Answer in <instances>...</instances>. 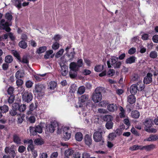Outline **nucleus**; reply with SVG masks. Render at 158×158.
<instances>
[{"mask_svg": "<svg viewBox=\"0 0 158 158\" xmlns=\"http://www.w3.org/2000/svg\"><path fill=\"white\" fill-rule=\"evenodd\" d=\"M154 120L150 118H146L143 122L145 126V130L149 133H156L157 130L155 128H152V127L154 125Z\"/></svg>", "mask_w": 158, "mask_h": 158, "instance_id": "f257e3e1", "label": "nucleus"}, {"mask_svg": "<svg viewBox=\"0 0 158 158\" xmlns=\"http://www.w3.org/2000/svg\"><path fill=\"white\" fill-rule=\"evenodd\" d=\"M69 68L70 71L69 75L70 77L72 79L75 78L77 77L78 72L79 70L77 65V63L74 62H71L69 64Z\"/></svg>", "mask_w": 158, "mask_h": 158, "instance_id": "f03ea898", "label": "nucleus"}, {"mask_svg": "<svg viewBox=\"0 0 158 158\" xmlns=\"http://www.w3.org/2000/svg\"><path fill=\"white\" fill-rule=\"evenodd\" d=\"M102 87H97L95 89L92 95V100L95 103H97L101 101L102 98L101 94Z\"/></svg>", "mask_w": 158, "mask_h": 158, "instance_id": "7ed1b4c3", "label": "nucleus"}, {"mask_svg": "<svg viewBox=\"0 0 158 158\" xmlns=\"http://www.w3.org/2000/svg\"><path fill=\"white\" fill-rule=\"evenodd\" d=\"M111 60V64L110 60H108L107 65L108 68H111V65L113 66L114 68H119L121 66L122 63L119 61H118V58L115 56H111L110 58Z\"/></svg>", "mask_w": 158, "mask_h": 158, "instance_id": "20e7f679", "label": "nucleus"}, {"mask_svg": "<svg viewBox=\"0 0 158 158\" xmlns=\"http://www.w3.org/2000/svg\"><path fill=\"white\" fill-rule=\"evenodd\" d=\"M45 86L43 84H38L35 85V93H36L40 98L42 97L44 95Z\"/></svg>", "mask_w": 158, "mask_h": 158, "instance_id": "39448f33", "label": "nucleus"}, {"mask_svg": "<svg viewBox=\"0 0 158 158\" xmlns=\"http://www.w3.org/2000/svg\"><path fill=\"white\" fill-rule=\"evenodd\" d=\"M104 131L103 129L100 128L98 129V131L95 132L93 134V139L94 141L97 142L104 141L103 140L102 134Z\"/></svg>", "mask_w": 158, "mask_h": 158, "instance_id": "423d86ee", "label": "nucleus"}, {"mask_svg": "<svg viewBox=\"0 0 158 158\" xmlns=\"http://www.w3.org/2000/svg\"><path fill=\"white\" fill-rule=\"evenodd\" d=\"M29 129L31 136L35 135L37 133H41L43 131L42 127L39 125L35 126L34 127H30Z\"/></svg>", "mask_w": 158, "mask_h": 158, "instance_id": "0eeeda50", "label": "nucleus"}, {"mask_svg": "<svg viewBox=\"0 0 158 158\" xmlns=\"http://www.w3.org/2000/svg\"><path fill=\"white\" fill-rule=\"evenodd\" d=\"M33 98V94L31 92L26 91L22 94V100L24 102L29 103L32 100Z\"/></svg>", "mask_w": 158, "mask_h": 158, "instance_id": "6e6552de", "label": "nucleus"}, {"mask_svg": "<svg viewBox=\"0 0 158 158\" xmlns=\"http://www.w3.org/2000/svg\"><path fill=\"white\" fill-rule=\"evenodd\" d=\"M5 22L4 19H2L0 21V28L1 30H4L7 32L10 31L11 29L9 27L11 25L8 22Z\"/></svg>", "mask_w": 158, "mask_h": 158, "instance_id": "1a4fd4ad", "label": "nucleus"}, {"mask_svg": "<svg viewBox=\"0 0 158 158\" xmlns=\"http://www.w3.org/2000/svg\"><path fill=\"white\" fill-rule=\"evenodd\" d=\"M26 108V105L25 104H20L19 103H15L12 106V108L17 111L19 112H24Z\"/></svg>", "mask_w": 158, "mask_h": 158, "instance_id": "9d476101", "label": "nucleus"}, {"mask_svg": "<svg viewBox=\"0 0 158 158\" xmlns=\"http://www.w3.org/2000/svg\"><path fill=\"white\" fill-rule=\"evenodd\" d=\"M51 124L46 126V131L48 132L53 133L55 130V128L58 125L56 122H51Z\"/></svg>", "mask_w": 158, "mask_h": 158, "instance_id": "9b49d317", "label": "nucleus"}, {"mask_svg": "<svg viewBox=\"0 0 158 158\" xmlns=\"http://www.w3.org/2000/svg\"><path fill=\"white\" fill-rule=\"evenodd\" d=\"M152 76L153 75L151 73H148L146 76L144 78L143 80L144 83L147 85L151 83L152 81Z\"/></svg>", "mask_w": 158, "mask_h": 158, "instance_id": "f8f14e48", "label": "nucleus"}, {"mask_svg": "<svg viewBox=\"0 0 158 158\" xmlns=\"http://www.w3.org/2000/svg\"><path fill=\"white\" fill-rule=\"evenodd\" d=\"M84 142L85 144L89 147L92 144V140L91 136L89 134H86L84 136Z\"/></svg>", "mask_w": 158, "mask_h": 158, "instance_id": "ddd939ff", "label": "nucleus"}, {"mask_svg": "<svg viewBox=\"0 0 158 158\" xmlns=\"http://www.w3.org/2000/svg\"><path fill=\"white\" fill-rule=\"evenodd\" d=\"M60 66L61 75L64 76H66L68 72V66L64 64H63V65H60Z\"/></svg>", "mask_w": 158, "mask_h": 158, "instance_id": "4468645a", "label": "nucleus"}, {"mask_svg": "<svg viewBox=\"0 0 158 158\" xmlns=\"http://www.w3.org/2000/svg\"><path fill=\"white\" fill-rule=\"evenodd\" d=\"M136 100V98L134 95H130L127 98V102L130 104H133L135 103Z\"/></svg>", "mask_w": 158, "mask_h": 158, "instance_id": "2eb2a0df", "label": "nucleus"}, {"mask_svg": "<svg viewBox=\"0 0 158 158\" xmlns=\"http://www.w3.org/2000/svg\"><path fill=\"white\" fill-rule=\"evenodd\" d=\"M23 1V0H13L12 2L13 5L19 10L22 7V2Z\"/></svg>", "mask_w": 158, "mask_h": 158, "instance_id": "dca6fc26", "label": "nucleus"}, {"mask_svg": "<svg viewBox=\"0 0 158 158\" xmlns=\"http://www.w3.org/2000/svg\"><path fill=\"white\" fill-rule=\"evenodd\" d=\"M158 139V135L151 134L149 135V137L144 139V141H154Z\"/></svg>", "mask_w": 158, "mask_h": 158, "instance_id": "f3484780", "label": "nucleus"}, {"mask_svg": "<svg viewBox=\"0 0 158 158\" xmlns=\"http://www.w3.org/2000/svg\"><path fill=\"white\" fill-rule=\"evenodd\" d=\"M137 85L135 84H133L130 87V92L131 94L133 95L135 94L138 91Z\"/></svg>", "mask_w": 158, "mask_h": 158, "instance_id": "a211bd4d", "label": "nucleus"}, {"mask_svg": "<svg viewBox=\"0 0 158 158\" xmlns=\"http://www.w3.org/2000/svg\"><path fill=\"white\" fill-rule=\"evenodd\" d=\"M136 58L134 56H131L127 59L125 61L126 64H132L135 62Z\"/></svg>", "mask_w": 158, "mask_h": 158, "instance_id": "6ab92c4d", "label": "nucleus"}, {"mask_svg": "<svg viewBox=\"0 0 158 158\" xmlns=\"http://www.w3.org/2000/svg\"><path fill=\"white\" fill-rule=\"evenodd\" d=\"M38 103L37 102H35V104L32 103L29 106V110L27 112L28 114H30L31 113V111H33L35 109H36L38 106Z\"/></svg>", "mask_w": 158, "mask_h": 158, "instance_id": "aec40b11", "label": "nucleus"}, {"mask_svg": "<svg viewBox=\"0 0 158 158\" xmlns=\"http://www.w3.org/2000/svg\"><path fill=\"white\" fill-rule=\"evenodd\" d=\"M107 109L110 112H114L117 109V106L114 104H110L107 106Z\"/></svg>", "mask_w": 158, "mask_h": 158, "instance_id": "412c9836", "label": "nucleus"}, {"mask_svg": "<svg viewBox=\"0 0 158 158\" xmlns=\"http://www.w3.org/2000/svg\"><path fill=\"white\" fill-rule=\"evenodd\" d=\"M24 74L23 70H19L15 73V77L16 78H23L24 77Z\"/></svg>", "mask_w": 158, "mask_h": 158, "instance_id": "4be33fe9", "label": "nucleus"}, {"mask_svg": "<svg viewBox=\"0 0 158 158\" xmlns=\"http://www.w3.org/2000/svg\"><path fill=\"white\" fill-rule=\"evenodd\" d=\"M75 138L76 140L79 142L81 141L83 138V134L81 132H77L75 134Z\"/></svg>", "mask_w": 158, "mask_h": 158, "instance_id": "5701e85b", "label": "nucleus"}, {"mask_svg": "<svg viewBox=\"0 0 158 158\" xmlns=\"http://www.w3.org/2000/svg\"><path fill=\"white\" fill-rule=\"evenodd\" d=\"M131 116L133 118H138L140 116L139 112L136 110H133L131 112Z\"/></svg>", "mask_w": 158, "mask_h": 158, "instance_id": "b1692460", "label": "nucleus"}, {"mask_svg": "<svg viewBox=\"0 0 158 158\" xmlns=\"http://www.w3.org/2000/svg\"><path fill=\"white\" fill-rule=\"evenodd\" d=\"M88 98V94H85L81 96V97L79 98V100L81 103H83L87 101Z\"/></svg>", "mask_w": 158, "mask_h": 158, "instance_id": "393cba45", "label": "nucleus"}, {"mask_svg": "<svg viewBox=\"0 0 158 158\" xmlns=\"http://www.w3.org/2000/svg\"><path fill=\"white\" fill-rule=\"evenodd\" d=\"M155 148L156 145L153 144H152L145 146V150L147 152H149L152 150H153Z\"/></svg>", "mask_w": 158, "mask_h": 158, "instance_id": "a878e982", "label": "nucleus"}, {"mask_svg": "<svg viewBox=\"0 0 158 158\" xmlns=\"http://www.w3.org/2000/svg\"><path fill=\"white\" fill-rule=\"evenodd\" d=\"M13 141L17 144L21 143V140L20 137L17 135L15 134L13 136Z\"/></svg>", "mask_w": 158, "mask_h": 158, "instance_id": "bb28decb", "label": "nucleus"}, {"mask_svg": "<svg viewBox=\"0 0 158 158\" xmlns=\"http://www.w3.org/2000/svg\"><path fill=\"white\" fill-rule=\"evenodd\" d=\"M135 84L137 85L138 91H142L144 90L145 86L141 81H139Z\"/></svg>", "mask_w": 158, "mask_h": 158, "instance_id": "cd10ccee", "label": "nucleus"}, {"mask_svg": "<svg viewBox=\"0 0 158 158\" xmlns=\"http://www.w3.org/2000/svg\"><path fill=\"white\" fill-rule=\"evenodd\" d=\"M135 84L137 85L138 91H142L144 90L145 86L141 81H139Z\"/></svg>", "mask_w": 158, "mask_h": 158, "instance_id": "c85d7f7f", "label": "nucleus"}, {"mask_svg": "<svg viewBox=\"0 0 158 158\" xmlns=\"http://www.w3.org/2000/svg\"><path fill=\"white\" fill-rule=\"evenodd\" d=\"M19 46L23 49H25L27 47V43L24 40H21L19 43Z\"/></svg>", "mask_w": 158, "mask_h": 158, "instance_id": "c756f323", "label": "nucleus"}, {"mask_svg": "<svg viewBox=\"0 0 158 158\" xmlns=\"http://www.w3.org/2000/svg\"><path fill=\"white\" fill-rule=\"evenodd\" d=\"M35 143L38 145H41L44 143L43 139L40 138H36L34 141Z\"/></svg>", "mask_w": 158, "mask_h": 158, "instance_id": "7c9ffc66", "label": "nucleus"}, {"mask_svg": "<svg viewBox=\"0 0 158 158\" xmlns=\"http://www.w3.org/2000/svg\"><path fill=\"white\" fill-rule=\"evenodd\" d=\"M0 110L2 113H6L9 110V107L6 105L0 106Z\"/></svg>", "mask_w": 158, "mask_h": 158, "instance_id": "2f4dec72", "label": "nucleus"}, {"mask_svg": "<svg viewBox=\"0 0 158 158\" xmlns=\"http://www.w3.org/2000/svg\"><path fill=\"white\" fill-rule=\"evenodd\" d=\"M103 65L101 64L97 65L94 67V70L95 71L98 72H101L103 69Z\"/></svg>", "mask_w": 158, "mask_h": 158, "instance_id": "473e14b6", "label": "nucleus"}, {"mask_svg": "<svg viewBox=\"0 0 158 158\" xmlns=\"http://www.w3.org/2000/svg\"><path fill=\"white\" fill-rule=\"evenodd\" d=\"M57 85V83L54 81H51L50 82L48 87L51 89H54Z\"/></svg>", "mask_w": 158, "mask_h": 158, "instance_id": "72a5a7b5", "label": "nucleus"}, {"mask_svg": "<svg viewBox=\"0 0 158 158\" xmlns=\"http://www.w3.org/2000/svg\"><path fill=\"white\" fill-rule=\"evenodd\" d=\"M103 120L104 121L108 122V121H112L113 120V118L111 115H107L104 116Z\"/></svg>", "mask_w": 158, "mask_h": 158, "instance_id": "f704fd0d", "label": "nucleus"}, {"mask_svg": "<svg viewBox=\"0 0 158 158\" xmlns=\"http://www.w3.org/2000/svg\"><path fill=\"white\" fill-rule=\"evenodd\" d=\"M12 52L13 55L19 61H21L20 55L17 51L13 50Z\"/></svg>", "mask_w": 158, "mask_h": 158, "instance_id": "c9c22d12", "label": "nucleus"}, {"mask_svg": "<svg viewBox=\"0 0 158 158\" xmlns=\"http://www.w3.org/2000/svg\"><path fill=\"white\" fill-rule=\"evenodd\" d=\"M46 50L47 47L46 46H42L37 49L36 52L38 54H40L45 52Z\"/></svg>", "mask_w": 158, "mask_h": 158, "instance_id": "e433bc0d", "label": "nucleus"}, {"mask_svg": "<svg viewBox=\"0 0 158 158\" xmlns=\"http://www.w3.org/2000/svg\"><path fill=\"white\" fill-rule=\"evenodd\" d=\"M113 124L114 123L112 122V121H108V122H106L105 126L107 129H110L112 128Z\"/></svg>", "mask_w": 158, "mask_h": 158, "instance_id": "4c0bfd02", "label": "nucleus"}, {"mask_svg": "<svg viewBox=\"0 0 158 158\" xmlns=\"http://www.w3.org/2000/svg\"><path fill=\"white\" fill-rule=\"evenodd\" d=\"M74 152V151L73 150L71 149H69L65 151V156H71L73 154Z\"/></svg>", "mask_w": 158, "mask_h": 158, "instance_id": "58836bf2", "label": "nucleus"}, {"mask_svg": "<svg viewBox=\"0 0 158 158\" xmlns=\"http://www.w3.org/2000/svg\"><path fill=\"white\" fill-rule=\"evenodd\" d=\"M13 60L12 57L11 55H8L5 57V62L7 63H11Z\"/></svg>", "mask_w": 158, "mask_h": 158, "instance_id": "ea45409f", "label": "nucleus"}, {"mask_svg": "<svg viewBox=\"0 0 158 158\" xmlns=\"http://www.w3.org/2000/svg\"><path fill=\"white\" fill-rule=\"evenodd\" d=\"M18 111L12 108L11 110H10L9 111V114L12 116H14L16 115H20L21 116V114H18Z\"/></svg>", "mask_w": 158, "mask_h": 158, "instance_id": "a19ab883", "label": "nucleus"}, {"mask_svg": "<svg viewBox=\"0 0 158 158\" xmlns=\"http://www.w3.org/2000/svg\"><path fill=\"white\" fill-rule=\"evenodd\" d=\"M85 87L83 86H82L78 88L77 93L80 95H81L85 92Z\"/></svg>", "mask_w": 158, "mask_h": 158, "instance_id": "79ce46f5", "label": "nucleus"}, {"mask_svg": "<svg viewBox=\"0 0 158 158\" xmlns=\"http://www.w3.org/2000/svg\"><path fill=\"white\" fill-rule=\"evenodd\" d=\"M71 137V134L68 132H66L64 135L63 138L65 141L68 140Z\"/></svg>", "mask_w": 158, "mask_h": 158, "instance_id": "37998d69", "label": "nucleus"}, {"mask_svg": "<svg viewBox=\"0 0 158 158\" xmlns=\"http://www.w3.org/2000/svg\"><path fill=\"white\" fill-rule=\"evenodd\" d=\"M14 88L13 87L10 86L7 90V92L8 95H14Z\"/></svg>", "mask_w": 158, "mask_h": 158, "instance_id": "c03bdc74", "label": "nucleus"}, {"mask_svg": "<svg viewBox=\"0 0 158 158\" xmlns=\"http://www.w3.org/2000/svg\"><path fill=\"white\" fill-rule=\"evenodd\" d=\"M157 53L155 51L151 52L149 54L150 57L152 59L156 58H157Z\"/></svg>", "mask_w": 158, "mask_h": 158, "instance_id": "a18cd8bd", "label": "nucleus"}, {"mask_svg": "<svg viewBox=\"0 0 158 158\" xmlns=\"http://www.w3.org/2000/svg\"><path fill=\"white\" fill-rule=\"evenodd\" d=\"M5 18L9 21H11L12 19V16L9 13H6L5 15Z\"/></svg>", "mask_w": 158, "mask_h": 158, "instance_id": "49530a36", "label": "nucleus"}, {"mask_svg": "<svg viewBox=\"0 0 158 158\" xmlns=\"http://www.w3.org/2000/svg\"><path fill=\"white\" fill-rule=\"evenodd\" d=\"M64 51V50L63 49H60L56 54L55 57L56 58H58L60 57L63 54Z\"/></svg>", "mask_w": 158, "mask_h": 158, "instance_id": "de8ad7c7", "label": "nucleus"}, {"mask_svg": "<svg viewBox=\"0 0 158 158\" xmlns=\"http://www.w3.org/2000/svg\"><path fill=\"white\" fill-rule=\"evenodd\" d=\"M117 136L115 135L114 133H110L108 136L109 140H112L114 139Z\"/></svg>", "mask_w": 158, "mask_h": 158, "instance_id": "09e8293b", "label": "nucleus"}, {"mask_svg": "<svg viewBox=\"0 0 158 158\" xmlns=\"http://www.w3.org/2000/svg\"><path fill=\"white\" fill-rule=\"evenodd\" d=\"M59 46V44L57 42H55L53 44L52 48L53 49L56 50L58 49Z\"/></svg>", "mask_w": 158, "mask_h": 158, "instance_id": "8fccbe9b", "label": "nucleus"}, {"mask_svg": "<svg viewBox=\"0 0 158 158\" xmlns=\"http://www.w3.org/2000/svg\"><path fill=\"white\" fill-rule=\"evenodd\" d=\"M77 65L79 69L83 65V60L81 59H78L77 61Z\"/></svg>", "mask_w": 158, "mask_h": 158, "instance_id": "3c124183", "label": "nucleus"}, {"mask_svg": "<svg viewBox=\"0 0 158 158\" xmlns=\"http://www.w3.org/2000/svg\"><path fill=\"white\" fill-rule=\"evenodd\" d=\"M20 62H22L23 63L25 64H28L29 63V60L27 58V56H23L22 58V60H21V61H20Z\"/></svg>", "mask_w": 158, "mask_h": 158, "instance_id": "603ef678", "label": "nucleus"}, {"mask_svg": "<svg viewBox=\"0 0 158 158\" xmlns=\"http://www.w3.org/2000/svg\"><path fill=\"white\" fill-rule=\"evenodd\" d=\"M15 98V95H11L9 97L8 99V102L9 104H11L14 102Z\"/></svg>", "mask_w": 158, "mask_h": 158, "instance_id": "864d4df0", "label": "nucleus"}, {"mask_svg": "<svg viewBox=\"0 0 158 158\" xmlns=\"http://www.w3.org/2000/svg\"><path fill=\"white\" fill-rule=\"evenodd\" d=\"M17 79L16 81L17 85L18 87L21 86L23 84V81L21 79L17 78Z\"/></svg>", "mask_w": 158, "mask_h": 158, "instance_id": "5fc2aeb1", "label": "nucleus"}, {"mask_svg": "<svg viewBox=\"0 0 158 158\" xmlns=\"http://www.w3.org/2000/svg\"><path fill=\"white\" fill-rule=\"evenodd\" d=\"M33 83L30 81H28L26 82V86L27 88H31L33 84Z\"/></svg>", "mask_w": 158, "mask_h": 158, "instance_id": "6e6d98bb", "label": "nucleus"}, {"mask_svg": "<svg viewBox=\"0 0 158 158\" xmlns=\"http://www.w3.org/2000/svg\"><path fill=\"white\" fill-rule=\"evenodd\" d=\"M26 148L23 146H19L18 148V152L20 153H22L23 152L26 150Z\"/></svg>", "mask_w": 158, "mask_h": 158, "instance_id": "4d7b16f0", "label": "nucleus"}, {"mask_svg": "<svg viewBox=\"0 0 158 158\" xmlns=\"http://www.w3.org/2000/svg\"><path fill=\"white\" fill-rule=\"evenodd\" d=\"M75 53L74 51L71 52L68 55V56L69 60H72L75 56Z\"/></svg>", "mask_w": 158, "mask_h": 158, "instance_id": "13d9d810", "label": "nucleus"}, {"mask_svg": "<svg viewBox=\"0 0 158 158\" xmlns=\"http://www.w3.org/2000/svg\"><path fill=\"white\" fill-rule=\"evenodd\" d=\"M108 104L107 102L104 100L101 101L99 103V105L102 107H106Z\"/></svg>", "mask_w": 158, "mask_h": 158, "instance_id": "bf43d9fd", "label": "nucleus"}, {"mask_svg": "<svg viewBox=\"0 0 158 158\" xmlns=\"http://www.w3.org/2000/svg\"><path fill=\"white\" fill-rule=\"evenodd\" d=\"M34 147L33 144H29L27 147V151L29 152L30 150L31 152H33V151L34 150Z\"/></svg>", "mask_w": 158, "mask_h": 158, "instance_id": "052dcab7", "label": "nucleus"}, {"mask_svg": "<svg viewBox=\"0 0 158 158\" xmlns=\"http://www.w3.org/2000/svg\"><path fill=\"white\" fill-rule=\"evenodd\" d=\"M149 35L147 33H143L142 35L141 38L143 40H147L148 39Z\"/></svg>", "mask_w": 158, "mask_h": 158, "instance_id": "680f3d73", "label": "nucleus"}, {"mask_svg": "<svg viewBox=\"0 0 158 158\" xmlns=\"http://www.w3.org/2000/svg\"><path fill=\"white\" fill-rule=\"evenodd\" d=\"M9 153L10 155L9 156H10L11 158H14L16 156V153L15 150L12 149L10 150Z\"/></svg>", "mask_w": 158, "mask_h": 158, "instance_id": "e2e57ef3", "label": "nucleus"}, {"mask_svg": "<svg viewBox=\"0 0 158 158\" xmlns=\"http://www.w3.org/2000/svg\"><path fill=\"white\" fill-rule=\"evenodd\" d=\"M131 131L132 133L134 134V135L136 136L139 135V133L137 132V131L135 130V129L134 127H133L131 128Z\"/></svg>", "mask_w": 158, "mask_h": 158, "instance_id": "0e129e2a", "label": "nucleus"}, {"mask_svg": "<svg viewBox=\"0 0 158 158\" xmlns=\"http://www.w3.org/2000/svg\"><path fill=\"white\" fill-rule=\"evenodd\" d=\"M136 49L135 48H130L128 51V53L130 55H132L135 53Z\"/></svg>", "mask_w": 158, "mask_h": 158, "instance_id": "69168bd1", "label": "nucleus"}, {"mask_svg": "<svg viewBox=\"0 0 158 158\" xmlns=\"http://www.w3.org/2000/svg\"><path fill=\"white\" fill-rule=\"evenodd\" d=\"M117 136L121 135L122 133V131L121 129H117L114 132Z\"/></svg>", "mask_w": 158, "mask_h": 158, "instance_id": "338daca9", "label": "nucleus"}, {"mask_svg": "<svg viewBox=\"0 0 158 158\" xmlns=\"http://www.w3.org/2000/svg\"><path fill=\"white\" fill-rule=\"evenodd\" d=\"M152 40L154 42L158 43V35H154L152 37Z\"/></svg>", "mask_w": 158, "mask_h": 158, "instance_id": "774afa93", "label": "nucleus"}]
</instances>
